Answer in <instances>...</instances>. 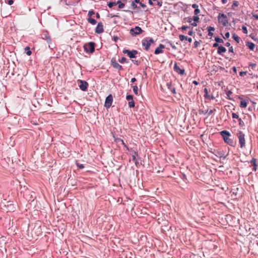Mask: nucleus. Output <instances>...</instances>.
<instances>
[{
	"label": "nucleus",
	"instance_id": "obj_63",
	"mask_svg": "<svg viewBox=\"0 0 258 258\" xmlns=\"http://www.w3.org/2000/svg\"><path fill=\"white\" fill-rule=\"evenodd\" d=\"M139 4L142 8H145L146 7V6L145 4H143L142 3L140 2Z\"/></svg>",
	"mask_w": 258,
	"mask_h": 258
},
{
	"label": "nucleus",
	"instance_id": "obj_59",
	"mask_svg": "<svg viewBox=\"0 0 258 258\" xmlns=\"http://www.w3.org/2000/svg\"><path fill=\"white\" fill-rule=\"evenodd\" d=\"M190 23H191V26L196 27L197 26V22H194Z\"/></svg>",
	"mask_w": 258,
	"mask_h": 258
},
{
	"label": "nucleus",
	"instance_id": "obj_47",
	"mask_svg": "<svg viewBox=\"0 0 258 258\" xmlns=\"http://www.w3.org/2000/svg\"><path fill=\"white\" fill-rule=\"evenodd\" d=\"M256 63H249V67H251L252 69L255 68L256 67Z\"/></svg>",
	"mask_w": 258,
	"mask_h": 258
},
{
	"label": "nucleus",
	"instance_id": "obj_49",
	"mask_svg": "<svg viewBox=\"0 0 258 258\" xmlns=\"http://www.w3.org/2000/svg\"><path fill=\"white\" fill-rule=\"evenodd\" d=\"M124 6H125L124 4H123V3H122L121 2V3H120V4L118 5V8H119V9H122V8H124Z\"/></svg>",
	"mask_w": 258,
	"mask_h": 258
},
{
	"label": "nucleus",
	"instance_id": "obj_37",
	"mask_svg": "<svg viewBox=\"0 0 258 258\" xmlns=\"http://www.w3.org/2000/svg\"><path fill=\"white\" fill-rule=\"evenodd\" d=\"M238 119L239 121V125L241 127L243 126L244 125V122L242 120V119L240 118H239Z\"/></svg>",
	"mask_w": 258,
	"mask_h": 258
},
{
	"label": "nucleus",
	"instance_id": "obj_7",
	"mask_svg": "<svg viewBox=\"0 0 258 258\" xmlns=\"http://www.w3.org/2000/svg\"><path fill=\"white\" fill-rule=\"evenodd\" d=\"M143 30L141 27L139 26H136L135 28H133L130 30V34L132 36H135L137 35H139L143 32Z\"/></svg>",
	"mask_w": 258,
	"mask_h": 258
},
{
	"label": "nucleus",
	"instance_id": "obj_1",
	"mask_svg": "<svg viewBox=\"0 0 258 258\" xmlns=\"http://www.w3.org/2000/svg\"><path fill=\"white\" fill-rule=\"evenodd\" d=\"M220 134L222 137L225 143L231 146H234L233 140L229 138V137L231 136V134L228 131L224 130L220 132Z\"/></svg>",
	"mask_w": 258,
	"mask_h": 258
},
{
	"label": "nucleus",
	"instance_id": "obj_35",
	"mask_svg": "<svg viewBox=\"0 0 258 258\" xmlns=\"http://www.w3.org/2000/svg\"><path fill=\"white\" fill-rule=\"evenodd\" d=\"M256 160L255 158H252L250 161V163L252 164L253 166H256Z\"/></svg>",
	"mask_w": 258,
	"mask_h": 258
},
{
	"label": "nucleus",
	"instance_id": "obj_16",
	"mask_svg": "<svg viewBox=\"0 0 258 258\" xmlns=\"http://www.w3.org/2000/svg\"><path fill=\"white\" fill-rule=\"evenodd\" d=\"M115 142L117 144H121L123 146L128 150L129 151V148L127 147V146L124 143L123 141L120 139V138H116L114 140Z\"/></svg>",
	"mask_w": 258,
	"mask_h": 258
},
{
	"label": "nucleus",
	"instance_id": "obj_48",
	"mask_svg": "<svg viewBox=\"0 0 258 258\" xmlns=\"http://www.w3.org/2000/svg\"><path fill=\"white\" fill-rule=\"evenodd\" d=\"M216 111V109H211L210 110H208V114L209 115H210L211 114H212L213 113L214 111Z\"/></svg>",
	"mask_w": 258,
	"mask_h": 258
},
{
	"label": "nucleus",
	"instance_id": "obj_62",
	"mask_svg": "<svg viewBox=\"0 0 258 258\" xmlns=\"http://www.w3.org/2000/svg\"><path fill=\"white\" fill-rule=\"evenodd\" d=\"M170 46H171L172 48L173 49L176 50L177 49L175 45L172 44V43H170Z\"/></svg>",
	"mask_w": 258,
	"mask_h": 258
},
{
	"label": "nucleus",
	"instance_id": "obj_10",
	"mask_svg": "<svg viewBox=\"0 0 258 258\" xmlns=\"http://www.w3.org/2000/svg\"><path fill=\"white\" fill-rule=\"evenodd\" d=\"M80 84L79 85L80 89L83 91H86L88 87V84L87 82L83 80H79Z\"/></svg>",
	"mask_w": 258,
	"mask_h": 258
},
{
	"label": "nucleus",
	"instance_id": "obj_61",
	"mask_svg": "<svg viewBox=\"0 0 258 258\" xmlns=\"http://www.w3.org/2000/svg\"><path fill=\"white\" fill-rule=\"evenodd\" d=\"M118 39V38L117 36H114L113 37V40L115 41V42H116L117 40Z\"/></svg>",
	"mask_w": 258,
	"mask_h": 258
},
{
	"label": "nucleus",
	"instance_id": "obj_13",
	"mask_svg": "<svg viewBox=\"0 0 258 258\" xmlns=\"http://www.w3.org/2000/svg\"><path fill=\"white\" fill-rule=\"evenodd\" d=\"M42 38L43 39L45 40L47 43L49 44L51 42V39L47 32H44L42 34Z\"/></svg>",
	"mask_w": 258,
	"mask_h": 258
},
{
	"label": "nucleus",
	"instance_id": "obj_9",
	"mask_svg": "<svg viewBox=\"0 0 258 258\" xmlns=\"http://www.w3.org/2000/svg\"><path fill=\"white\" fill-rule=\"evenodd\" d=\"M111 66L115 69L118 70V71L122 70V67L120 65L114 58H112L111 60Z\"/></svg>",
	"mask_w": 258,
	"mask_h": 258
},
{
	"label": "nucleus",
	"instance_id": "obj_20",
	"mask_svg": "<svg viewBox=\"0 0 258 258\" xmlns=\"http://www.w3.org/2000/svg\"><path fill=\"white\" fill-rule=\"evenodd\" d=\"M247 105V103L246 102V101L245 100L241 99V100L240 101V107L241 108H245V107H246Z\"/></svg>",
	"mask_w": 258,
	"mask_h": 258
},
{
	"label": "nucleus",
	"instance_id": "obj_64",
	"mask_svg": "<svg viewBox=\"0 0 258 258\" xmlns=\"http://www.w3.org/2000/svg\"><path fill=\"white\" fill-rule=\"evenodd\" d=\"M188 34L189 35L192 36V35L194 34V32L192 31V30H190V31L188 32Z\"/></svg>",
	"mask_w": 258,
	"mask_h": 258
},
{
	"label": "nucleus",
	"instance_id": "obj_27",
	"mask_svg": "<svg viewBox=\"0 0 258 258\" xmlns=\"http://www.w3.org/2000/svg\"><path fill=\"white\" fill-rule=\"evenodd\" d=\"M119 61L121 63H128V61L127 60V59L123 56L121 58V59L119 60Z\"/></svg>",
	"mask_w": 258,
	"mask_h": 258
},
{
	"label": "nucleus",
	"instance_id": "obj_30",
	"mask_svg": "<svg viewBox=\"0 0 258 258\" xmlns=\"http://www.w3.org/2000/svg\"><path fill=\"white\" fill-rule=\"evenodd\" d=\"M133 91H134V93L136 95H138V86H136V85L134 86L133 87Z\"/></svg>",
	"mask_w": 258,
	"mask_h": 258
},
{
	"label": "nucleus",
	"instance_id": "obj_26",
	"mask_svg": "<svg viewBox=\"0 0 258 258\" xmlns=\"http://www.w3.org/2000/svg\"><path fill=\"white\" fill-rule=\"evenodd\" d=\"M232 92L230 90L228 91L226 93L227 98L230 100H233V99L231 98V95H232Z\"/></svg>",
	"mask_w": 258,
	"mask_h": 258
},
{
	"label": "nucleus",
	"instance_id": "obj_44",
	"mask_svg": "<svg viewBox=\"0 0 258 258\" xmlns=\"http://www.w3.org/2000/svg\"><path fill=\"white\" fill-rule=\"evenodd\" d=\"M187 28H189V27H188L187 26L183 25L181 27V30L182 31H184L186 30Z\"/></svg>",
	"mask_w": 258,
	"mask_h": 258
},
{
	"label": "nucleus",
	"instance_id": "obj_11",
	"mask_svg": "<svg viewBox=\"0 0 258 258\" xmlns=\"http://www.w3.org/2000/svg\"><path fill=\"white\" fill-rule=\"evenodd\" d=\"M174 70L178 74L180 75H183L185 73V70L184 69H180L179 67L177 65V63L176 62H175L174 67H173Z\"/></svg>",
	"mask_w": 258,
	"mask_h": 258
},
{
	"label": "nucleus",
	"instance_id": "obj_6",
	"mask_svg": "<svg viewBox=\"0 0 258 258\" xmlns=\"http://www.w3.org/2000/svg\"><path fill=\"white\" fill-rule=\"evenodd\" d=\"M123 53L126 54L127 55L131 58H134L136 57V54L138 53V52L136 50H130L128 49H124Z\"/></svg>",
	"mask_w": 258,
	"mask_h": 258
},
{
	"label": "nucleus",
	"instance_id": "obj_50",
	"mask_svg": "<svg viewBox=\"0 0 258 258\" xmlns=\"http://www.w3.org/2000/svg\"><path fill=\"white\" fill-rule=\"evenodd\" d=\"M132 6L133 7L134 9H135L137 8V5L134 2H133L132 3Z\"/></svg>",
	"mask_w": 258,
	"mask_h": 258
},
{
	"label": "nucleus",
	"instance_id": "obj_46",
	"mask_svg": "<svg viewBox=\"0 0 258 258\" xmlns=\"http://www.w3.org/2000/svg\"><path fill=\"white\" fill-rule=\"evenodd\" d=\"M225 37H224V36H223V38H225H225H228L230 37V33H229V32H226V33L225 34Z\"/></svg>",
	"mask_w": 258,
	"mask_h": 258
},
{
	"label": "nucleus",
	"instance_id": "obj_24",
	"mask_svg": "<svg viewBox=\"0 0 258 258\" xmlns=\"http://www.w3.org/2000/svg\"><path fill=\"white\" fill-rule=\"evenodd\" d=\"M87 20H88V22H89L90 23H91L92 25H95L97 23L96 21L94 19H93L91 17H89Z\"/></svg>",
	"mask_w": 258,
	"mask_h": 258
},
{
	"label": "nucleus",
	"instance_id": "obj_14",
	"mask_svg": "<svg viewBox=\"0 0 258 258\" xmlns=\"http://www.w3.org/2000/svg\"><path fill=\"white\" fill-rule=\"evenodd\" d=\"M165 48V46L162 44H160L159 46L155 50L154 53L158 54L163 52L162 49Z\"/></svg>",
	"mask_w": 258,
	"mask_h": 258
},
{
	"label": "nucleus",
	"instance_id": "obj_52",
	"mask_svg": "<svg viewBox=\"0 0 258 258\" xmlns=\"http://www.w3.org/2000/svg\"><path fill=\"white\" fill-rule=\"evenodd\" d=\"M247 74V72H240L239 73V75L241 76V77H242L244 75H246Z\"/></svg>",
	"mask_w": 258,
	"mask_h": 258
},
{
	"label": "nucleus",
	"instance_id": "obj_32",
	"mask_svg": "<svg viewBox=\"0 0 258 258\" xmlns=\"http://www.w3.org/2000/svg\"><path fill=\"white\" fill-rule=\"evenodd\" d=\"M126 99L129 101L133 100V95H127L126 96Z\"/></svg>",
	"mask_w": 258,
	"mask_h": 258
},
{
	"label": "nucleus",
	"instance_id": "obj_21",
	"mask_svg": "<svg viewBox=\"0 0 258 258\" xmlns=\"http://www.w3.org/2000/svg\"><path fill=\"white\" fill-rule=\"evenodd\" d=\"M239 2L238 1H234L233 2L232 5L231 6V9L233 10H235V8L239 6Z\"/></svg>",
	"mask_w": 258,
	"mask_h": 258
},
{
	"label": "nucleus",
	"instance_id": "obj_22",
	"mask_svg": "<svg viewBox=\"0 0 258 258\" xmlns=\"http://www.w3.org/2000/svg\"><path fill=\"white\" fill-rule=\"evenodd\" d=\"M132 156V160L133 161H135L137 159L136 157L138 156V154L137 152L135 151H133L132 153H131Z\"/></svg>",
	"mask_w": 258,
	"mask_h": 258
},
{
	"label": "nucleus",
	"instance_id": "obj_5",
	"mask_svg": "<svg viewBox=\"0 0 258 258\" xmlns=\"http://www.w3.org/2000/svg\"><path fill=\"white\" fill-rule=\"evenodd\" d=\"M219 23H221L223 26H226L228 23V20L226 15L223 13H219L218 16Z\"/></svg>",
	"mask_w": 258,
	"mask_h": 258
},
{
	"label": "nucleus",
	"instance_id": "obj_28",
	"mask_svg": "<svg viewBox=\"0 0 258 258\" xmlns=\"http://www.w3.org/2000/svg\"><path fill=\"white\" fill-rule=\"evenodd\" d=\"M25 51H26V53L28 55H30L32 53V52L30 50V48L28 46L26 47L25 48Z\"/></svg>",
	"mask_w": 258,
	"mask_h": 258
},
{
	"label": "nucleus",
	"instance_id": "obj_43",
	"mask_svg": "<svg viewBox=\"0 0 258 258\" xmlns=\"http://www.w3.org/2000/svg\"><path fill=\"white\" fill-rule=\"evenodd\" d=\"M232 116L233 118H236V119L239 118V116L235 113H232Z\"/></svg>",
	"mask_w": 258,
	"mask_h": 258
},
{
	"label": "nucleus",
	"instance_id": "obj_33",
	"mask_svg": "<svg viewBox=\"0 0 258 258\" xmlns=\"http://www.w3.org/2000/svg\"><path fill=\"white\" fill-rule=\"evenodd\" d=\"M107 5H108V6L110 8H111L112 7H113V6L116 5L115 2H108V4H107Z\"/></svg>",
	"mask_w": 258,
	"mask_h": 258
},
{
	"label": "nucleus",
	"instance_id": "obj_45",
	"mask_svg": "<svg viewBox=\"0 0 258 258\" xmlns=\"http://www.w3.org/2000/svg\"><path fill=\"white\" fill-rule=\"evenodd\" d=\"M77 166L80 169H83L84 168V166L82 164L77 163Z\"/></svg>",
	"mask_w": 258,
	"mask_h": 258
},
{
	"label": "nucleus",
	"instance_id": "obj_53",
	"mask_svg": "<svg viewBox=\"0 0 258 258\" xmlns=\"http://www.w3.org/2000/svg\"><path fill=\"white\" fill-rule=\"evenodd\" d=\"M220 45H219L218 43L217 42H215V43L213 44V47H218L219 48V46H220Z\"/></svg>",
	"mask_w": 258,
	"mask_h": 258
},
{
	"label": "nucleus",
	"instance_id": "obj_57",
	"mask_svg": "<svg viewBox=\"0 0 258 258\" xmlns=\"http://www.w3.org/2000/svg\"><path fill=\"white\" fill-rule=\"evenodd\" d=\"M7 3L9 5H12L14 3V1L13 0H8Z\"/></svg>",
	"mask_w": 258,
	"mask_h": 258
},
{
	"label": "nucleus",
	"instance_id": "obj_51",
	"mask_svg": "<svg viewBox=\"0 0 258 258\" xmlns=\"http://www.w3.org/2000/svg\"><path fill=\"white\" fill-rule=\"evenodd\" d=\"M200 45V42L198 41H195L194 42V45L195 47H198Z\"/></svg>",
	"mask_w": 258,
	"mask_h": 258
},
{
	"label": "nucleus",
	"instance_id": "obj_31",
	"mask_svg": "<svg viewBox=\"0 0 258 258\" xmlns=\"http://www.w3.org/2000/svg\"><path fill=\"white\" fill-rule=\"evenodd\" d=\"M215 40L217 43H223L224 42L223 39L218 37H215Z\"/></svg>",
	"mask_w": 258,
	"mask_h": 258
},
{
	"label": "nucleus",
	"instance_id": "obj_15",
	"mask_svg": "<svg viewBox=\"0 0 258 258\" xmlns=\"http://www.w3.org/2000/svg\"><path fill=\"white\" fill-rule=\"evenodd\" d=\"M204 97L206 99H210V100H213L215 99V97L214 96V95H212L211 96H209V94H208V89L205 88L204 90Z\"/></svg>",
	"mask_w": 258,
	"mask_h": 258
},
{
	"label": "nucleus",
	"instance_id": "obj_34",
	"mask_svg": "<svg viewBox=\"0 0 258 258\" xmlns=\"http://www.w3.org/2000/svg\"><path fill=\"white\" fill-rule=\"evenodd\" d=\"M179 37L180 40L181 41H183L184 40H186V39H187V36H185L183 35H180L179 36Z\"/></svg>",
	"mask_w": 258,
	"mask_h": 258
},
{
	"label": "nucleus",
	"instance_id": "obj_3",
	"mask_svg": "<svg viewBox=\"0 0 258 258\" xmlns=\"http://www.w3.org/2000/svg\"><path fill=\"white\" fill-rule=\"evenodd\" d=\"M95 43L93 42H90L85 44L84 45V50L86 52L93 53L95 51Z\"/></svg>",
	"mask_w": 258,
	"mask_h": 258
},
{
	"label": "nucleus",
	"instance_id": "obj_25",
	"mask_svg": "<svg viewBox=\"0 0 258 258\" xmlns=\"http://www.w3.org/2000/svg\"><path fill=\"white\" fill-rule=\"evenodd\" d=\"M232 37L237 43L239 42L240 38L235 33L232 34Z\"/></svg>",
	"mask_w": 258,
	"mask_h": 258
},
{
	"label": "nucleus",
	"instance_id": "obj_60",
	"mask_svg": "<svg viewBox=\"0 0 258 258\" xmlns=\"http://www.w3.org/2000/svg\"><path fill=\"white\" fill-rule=\"evenodd\" d=\"M156 0H149V4L151 5V6H153L154 5V4L153 3V1H155Z\"/></svg>",
	"mask_w": 258,
	"mask_h": 258
},
{
	"label": "nucleus",
	"instance_id": "obj_29",
	"mask_svg": "<svg viewBox=\"0 0 258 258\" xmlns=\"http://www.w3.org/2000/svg\"><path fill=\"white\" fill-rule=\"evenodd\" d=\"M128 105L129 107H130V108L134 107L135 105V103L134 100L132 101H129L128 103Z\"/></svg>",
	"mask_w": 258,
	"mask_h": 258
},
{
	"label": "nucleus",
	"instance_id": "obj_56",
	"mask_svg": "<svg viewBox=\"0 0 258 258\" xmlns=\"http://www.w3.org/2000/svg\"><path fill=\"white\" fill-rule=\"evenodd\" d=\"M191 7L192 8L196 9L197 8H198L199 7H198V5L196 4H194L191 5Z\"/></svg>",
	"mask_w": 258,
	"mask_h": 258
},
{
	"label": "nucleus",
	"instance_id": "obj_2",
	"mask_svg": "<svg viewBox=\"0 0 258 258\" xmlns=\"http://www.w3.org/2000/svg\"><path fill=\"white\" fill-rule=\"evenodd\" d=\"M236 136L238 139L240 147L242 149L245 147V135L241 131H238L236 133Z\"/></svg>",
	"mask_w": 258,
	"mask_h": 258
},
{
	"label": "nucleus",
	"instance_id": "obj_17",
	"mask_svg": "<svg viewBox=\"0 0 258 258\" xmlns=\"http://www.w3.org/2000/svg\"><path fill=\"white\" fill-rule=\"evenodd\" d=\"M246 46L248 47V48L251 50H253L254 47H255V44L249 41L246 42Z\"/></svg>",
	"mask_w": 258,
	"mask_h": 258
},
{
	"label": "nucleus",
	"instance_id": "obj_19",
	"mask_svg": "<svg viewBox=\"0 0 258 258\" xmlns=\"http://www.w3.org/2000/svg\"><path fill=\"white\" fill-rule=\"evenodd\" d=\"M167 86L168 87V88L172 92V93H173V94L176 93L175 88L172 87V85H171V83H167Z\"/></svg>",
	"mask_w": 258,
	"mask_h": 258
},
{
	"label": "nucleus",
	"instance_id": "obj_42",
	"mask_svg": "<svg viewBox=\"0 0 258 258\" xmlns=\"http://www.w3.org/2000/svg\"><path fill=\"white\" fill-rule=\"evenodd\" d=\"M207 30L208 31L210 32L214 31L215 30V28L211 26H209L207 27Z\"/></svg>",
	"mask_w": 258,
	"mask_h": 258
},
{
	"label": "nucleus",
	"instance_id": "obj_41",
	"mask_svg": "<svg viewBox=\"0 0 258 258\" xmlns=\"http://www.w3.org/2000/svg\"><path fill=\"white\" fill-rule=\"evenodd\" d=\"M200 13V10L198 8L195 9L194 14L195 15H198Z\"/></svg>",
	"mask_w": 258,
	"mask_h": 258
},
{
	"label": "nucleus",
	"instance_id": "obj_18",
	"mask_svg": "<svg viewBox=\"0 0 258 258\" xmlns=\"http://www.w3.org/2000/svg\"><path fill=\"white\" fill-rule=\"evenodd\" d=\"M226 49L223 46L220 45L219 46V48H218L217 53L219 54H222L223 53L226 52Z\"/></svg>",
	"mask_w": 258,
	"mask_h": 258
},
{
	"label": "nucleus",
	"instance_id": "obj_12",
	"mask_svg": "<svg viewBox=\"0 0 258 258\" xmlns=\"http://www.w3.org/2000/svg\"><path fill=\"white\" fill-rule=\"evenodd\" d=\"M104 31L103 26L101 22H99L95 28V32L97 34H101Z\"/></svg>",
	"mask_w": 258,
	"mask_h": 258
},
{
	"label": "nucleus",
	"instance_id": "obj_23",
	"mask_svg": "<svg viewBox=\"0 0 258 258\" xmlns=\"http://www.w3.org/2000/svg\"><path fill=\"white\" fill-rule=\"evenodd\" d=\"M192 21V18H191V17H185V18L183 19L182 22L183 23L188 22L189 23H191Z\"/></svg>",
	"mask_w": 258,
	"mask_h": 258
},
{
	"label": "nucleus",
	"instance_id": "obj_38",
	"mask_svg": "<svg viewBox=\"0 0 258 258\" xmlns=\"http://www.w3.org/2000/svg\"><path fill=\"white\" fill-rule=\"evenodd\" d=\"M242 30L243 33L247 34V30L245 26H243L242 27Z\"/></svg>",
	"mask_w": 258,
	"mask_h": 258
},
{
	"label": "nucleus",
	"instance_id": "obj_55",
	"mask_svg": "<svg viewBox=\"0 0 258 258\" xmlns=\"http://www.w3.org/2000/svg\"><path fill=\"white\" fill-rule=\"evenodd\" d=\"M132 61L136 64L137 65H139V64L140 63V61H138V60H134V59H132Z\"/></svg>",
	"mask_w": 258,
	"mask_h": 258
},
{
	"label": "nucleus",
	"instance_id": "obj_40",
	"mask_svg": "<svg viewBox=\"0 0 258 258\" xmlns=\"http://www.w3.org/2000/svg\"><path fill=\"white\" fill-rule=\"evenodd\" d=\"M94 14H95V12H94V11L93 10H90V11H89V12L88 13V16L89 17H91Z\"/></svg>",
	"mask_w": 258,
	"mask_h": 258
},
{
	"label": "nucleus",
	"instance_id": "obj_4",
	"mask_svg": "<svg viewBox=\"0 0 258 258\" xmlns=\"http://www.w3.org/2000/svg\"><path fill=\"white\" fill-rule=\"evenodd\" d=\"M154 42V40L152 38L146 37L142 41V45L144 47L146 50H149L151 43Z\"/></svg>",
	"mask_w": 258,
	"mask_h": 258
},
{
	"label": "nucleus",
	"instance_id": "obj_54",
	"mask_svg": "<svg viewBox=\"0 0 258 258\" xmlns=\"http://www.w3.org/2000/svg\"><path fill=\"white\" fill-rule=\"evenodd\" d=\"M229 52L234 53L233 48L232 46H230L228 49Z\"/></svg>",
	"mask_w": 258,
	"mask_h": 258
},
{
	"label": "nucleus",
	"instance_id": "obj_58",
	"mask_svg": "<svg viewBox=\"0 0 258 258\" xmlns=\"http://www.w3.org/2000/svg\"><path fill=\"white\" fill-rule=\"evenodd\" d=\"M108 17H111V18H114L115 17H118V16L116 15L112 14H110L108 15Z\"/></svg>",
	"mask_w": 258,
	"mask_h": 258
},
{
	"label": "nucleus",
	"instance_id": "obj_8",
	"mask_svg": "<svg viewBox=\"0 0 258 258\" xmlns=\"http://www.w3.org/2000/svg\"><path fill=\"white\" fill-rule=\"evenodd\" d=\"M113 102V97L111 94H109L105 99L104 106L106 108H109L112 105Z\"/></svg>",
	"mask_w": 258,
	"mask_h": 258
},
{
	"label": "nucleus",
	"instance_id": "obj_39",
	"mask_svg": "<svg viewBox=\"0 0 258 258\" xmlns=\"http://www.w3.org/2000/svg\"><path fill=\"white\" fill-rule=\"evenodd\" d=\"M208 110H206V111L201 110V109L199 110V113L200 114H206L208 113Z\"/></svg>",
	"mask_w": 258,
	"mask_h": 258
},
{
	"label": "nucleus",
	"instance_id": "obj_36",
	"mask_svg": "<svg viewBox=\"0 0 258 258\" xmlns=\"http://www.w3.org/2000/svg\"><path fill=\"white\" fill-rule=\"evenodd\" d=\"M192 20H194V22H198L199 21V17L198 16H195L192 18Z\"/></svg>",
	"mask_w": 258,
	"mask_h": 258
}]
</instances>
